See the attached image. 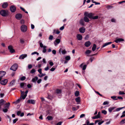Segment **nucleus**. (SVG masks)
<instances>
[{
  "mask_svg": "<svg viewBox=\"0 0 125 125\" xmlns=\"http://www.w3.org/2000/svg\"><path fill=\"white\" fill-rule=\"evenodd\" d=\"M16 8L15 6L14 5H12L10 6V10L12 12H14L16 10Z\"/></svg>",
  "mask_w": 125,
  "mask_h": 125,
  "instance_id": "obj_5",
  "label": "nucleus"
},
{
  "mask_svg": "<svg viewBox=\"0 0 125 125\" xmlns=\"http://www.w3.org/2000/svg\"><path fill=\"white\" fill-rule=\"evenodd\" d=\"M64 24L63 26L61 27L60 28V30H63L64 28Z\"/></svg>",
  "mask_w": 125,
  "mask_h": 125,
  "instance_id": "obj_64",
  "label": "nucleus"
},
{
  "mask_svg": "<svg viewBox=\"0 0 125 125\" xmlns=\"http://www.w3.org/2000/svg\"><path fill=\"white\" fill-rule=\"evenodd\" d=\"M22 15L21 14H18L16 15L15 17L18 20L22 18Z\"/></svg>",
  "mask_w": 125,
  "mask_h": 125,
  "instance_id": "obj_9",
  "label": "nucleus"
},
{
  "mask_svg": "<svg viewBox=\"0 0 125 125\" xmlns=\"http://www.w3.org/2000/svg\"><path fill=\"white\" fill-rule=\"evenodd\" d=\"M79 91H76L75 93V96L76 97L78 96L79 95Z\"/></svg>",
  "mask_w": 125,
  "mask_h": 125,
  "instance_id": "obj_38",
  "label": "nucleus"
},
{
  "mask_svg": "<svg viewBox=\"0 0 125 125\" xmlns=\"http://www.w3.org/2000/svg\"><path fill=\"white\" fill-rule=\"evenodd\" d=\"M76 37L77 39L78 40H81L82 39V36L80 34H77Z\"/></svg>",
  "mask_w": 125,
  "mask_h": 125,
  "instance_id": "obj_17",
  "label": "nucleus"
},
{
  "mask_svg": "<svg viewBox=\"0 0 125 125\" xmlns=\"http://www.w3.org/2000/svg\"><path fill=\"white\" fill-rule=\"evenodd\" d=\"M84 15L85 16H87L90 19H92L93 16L94 15V14L92 13H89L88 12H85L84 13Z\"/></svg>",
  "mask_w": 125,
  "mask_h": 125,
  "instance_id": "obj_2",
  "label": "nucleus"
},
{
  "mask_svg": "<svg viewBox=\"0 0 125 125\" xmlns=\"http://www.w3.org/2000/svg\"><path fill=\"white\" fill-rule=\"evenodd\" d=\"M87 16H85L84 17L83 20L84 21L86 22H88L89 21V20L87 17Z\"/></svg>",
  "mask_w": 125,
  "mask_h": 125,
  "instance_id": "obj_21",
  "label": "nucleus"
},
{
  "mask_svg": "<svg viewBox=\"0 0 125 125\" xmlns=\"http://www.w3.org/2000/svg\"><path fill=\"white\" fill-rule=\"evenodd\" d=\"M8 11L7 10H2L0 11V14L3 17H5L8 14Z\"/></svg>",
  "mask_w": 125,
  "mask_h": 125,
  "instance_id": "obj_1",
  "label": "nucleus"
},
{
  "mask_svg": "<svg viewBox=\"0 0 125 125\" xmlns=\"http://www.w3.org/2000/svg\"><path fill=\"white\" fill-rule=\"evenodd\" d=\"M71 57L70 56H67L65 57V59L66 60H69L70 59Z\"/></svg>",
  "mask_w": 125,
  "mask_h": 125,
  "instance_id": "obj_37",
  "label": "nucleus"
},
{
  "mask_svg": "<svg viewBox=\"0 0 125 125\" xmlns=\"http://www.w3.org/2000/svg\"><path fill=\"white\" fill-rule=\"evenodd\" d=\"M20 43L21 44H23L24 43V40L23 39H20Z\"/></svg>",
  "mask_w": 125,
  "mask_h": 125,
  "instance_id": "obj_45",
  "label": "nucleus"
},
{
  "mask_svg": "<svg viewBox=\"0 0 125 125\" xmlns=\"http://www.w3.org/2000/svg\"><path fill=\"white\" fill-rule=\"evenodd\" d=\"M8 6V4L7 2L4 3L2 5V7L3 8H6Z\"/></svg>",
  "mask_w": 125,
  "mask_h": 125,
  "instance_id": "obj_18",
  "label": "nucleus"
},
{
  "mask_svg": "<svg viewBox=\"0 0 125 125\" xmlns=\"http://www.w3.org/2000/svg\"><path fill=\"white\" fill-rule=\"evenodd\" d=\"M52 53L54 55H55L56 53V51L55 50H53L52 51Z\"/></svg>",
  "mask_w": 125,
  "mask_h": 125,
  "instance_id": "obj_56",
  "label": "nucleus"
},
{
  "mask_svg": "<svg viewBox=\"0 0 125 125\" xmlns=\"http://www.w3.org/2000/svg\"><path fill=\"white\" fill-rule=\"evenodd\" d=\"M8 48L11 53H12L15 52V50L12 48V46L11 45L9 46Z\"/></svg>",
  "mask_w": 125,
  "mask_h": 125,
  "instance_id": "obj_6",
  "label": "nucleus"
},
{
  "mask_svg": "<svg viewBox=\"0 0 125 125\" xmlns=\"http://www.w3.org/2000/svg\"><path fill=\"white\" fill-rule=\"evenodd\" d=\"M124 41V39L122 38H118L115 40V42L117 43H118L121 42H122Z\"/></svg>",
  "mask_w": 125,
  "mask_h": 125,
  "instance_id": "obj_10",
  "label": "nucleus"
},
{
  "mask_svg": "<svg viewBox=\"0 0 125 125\" xmlns=\"http://www.w3.org/2000/svg\"><path fill=\"white\" fill-rule=\"evenodd\" d=\"M53 37L52 36V35H50L49 36V40H52L53 39Z\"/></svg>",
  "mask_w": 125,
  "mask_h": 125,
  "instance_id": "obj_55",
  "label": "nucleus"
},
{
  "mask_svg": "<svg viewBox=\"0 0 125 125\" xmlns=\"http://www.w3.org/2000/svg\"><path fill=\"white\" fill-rule=\"evenodd\" d=\"M122 109V108H116L115 109V111H120V110Z\"/></svg>",
  "mask_w": 125,
  "mask_h": 125,
  "instance_id": "obj_60",
  "label": "nucleus"
},
{
  "mask_svg": "<svg viewBox=\"0 0 125 125\" xmlns=\"http://www.w3.org/2000/svg\"><path fill=\"white\" fill-rule=\"evenodd\" d=\"M27 102L28 103L31 104H34L35 103L34 101L32 99L28 100Z\"/></svg>",
  "mask_w": 125,
  "mask_h": 125,
  "instance_id": "obj_20",
  "label": "nucleus"
},
{
  "mask_svg": "<svg viewBox=\"0 0 125 125\" xmlns=\"http://www.w3.org/2000/svg\"><path fill=\"white\" fill-rule=\"evenodd\" d=\"M49 64L51 66H52L53 65V63L51 61L49 62Z\"/></svg>",
  "mask_w": 125,
  "mask_h": 125,
  "instance_id": "obj_62",
  "label": "nucleus"
},
{
  "mask_svg": "<svg viewBox=\"0 0 125 125\" xmlns=\"http://www.w3.org/2000/svg\"><path fill=\"white\" fill-rule=\"evenodd\" d=\"M15 80H13L11 81L10 83L9 84V86H10L12 85H14L15 83Z\"/></svg>",
  "mask_w": 125,
  "mask_h": 125,
  "instance_id": "obj_27",
  "label": "nucleus"
},
{
  "mask_svg": "<svg viewBox=\"0 0 125 125\" xmlns=\"http://www.w3.org/2000/svg\"><path fill=\"white\" fill-rule=\"evenodd\" d=\"M27 55L26 54H22L20 55L19 57V59H23L25 58L26 57Z\"/></svg>",
  "mask_w": 125,
  "mask_h": 125,
  "instance_id": "obj_12",
  "label": "nucleus"
},
{
  "mask_svg": "<svg viewBox=\"0 0 125 125\" xmlns=\"http://www.w3.org/2000/svg\"><path fill=\"white\" fill-rule=\"evenodd\" d=\"M102 113L104 115H105L107 113V112L105 110H103L102 111Z\"/></svg>",
  "mask_w": 125,
  "mask_h": 125,
  "instance_id": "obj_50",
  "label": "nucleus"
},
{
  "mask_svg": "<svg viewBox=\"0 0 125 125\" xmlns=\"http://www.w3.org/2000/svg\"><path fill=\"white\" fill-rule=\"evenodd\" d=\"M98 16H93V18H92V19L95 20L97 19H98Z\"/></svg>",
  "mask_w": 125,
  "mask_h": 125,
  "instance_id": "obj_46",
  "label": "nucleus"
},
{
  "mask_svg": "<svg viewBox=\"0 0 125 125\" xmlns=\"http://www.w3.org/2000/svg\"><path fill=\"white\" fill-rule=\"evenodd\" d=\"M106 8L107 9H111L113 8V6L111 5H108L106 7Z\"/></svg>",
  "mask_w": 125,
  "mask_h": 125,
  "instance_id": "obj_48",
  "label": "nucleus"
},
{
  "mask_svg": "<svg viewBox=\"0 0 125 125\" xmlns=\"http://www.w3.org/2000/svg\"><path fill=\"white\" fill-rule=\"evenodd\" d=\"M91 52V51L89 50H87L85 52V53L86 54H88L90 53Z\"/></svg>",
  "mask_w": 125,
  "mask_h": 125,
  "instance_id": "obj_41",
  "label": "nucleus"
},
{
  "mask_svg": "<svg viewBox=\"0 0 125 125\" xmlns=\"http://www.w3.org/2000/svg\"><path fill=\"white\" fill-rule=\"evenodd\" d=\"M56 68H54L53 67H52L50 70L51 71L53 72L54 71L55 69Z\"/></svg>",
  "mask_w": 125,
  "mask_h": 125,
  "instance_id": "obj_63",
  "label": "nucleus"
},
{
  "mask_svg": "<svg viewBox=\"0 0 125 125\" xmlns=\"http://www.w3.org/2000/svg\"><path fill=\"white\" fill-rule=\"evenodd\" d=\"M85 123L87 125H89L90 123L89 121L88 120H86L85 122Z\"/></svg>",
  "mask_w": 125,
  "mask_h": 125,
  "instance_id": "obj_58",
  "label": "nucleus"
},
{
  "mask_svg": "<svg viewBox=\"0 0 125 125\" xmlns=\"http://www.w3.org/2000/svg\"><path fill=\"white\" fill-rule=\"evenodd\" d=\"M35 70L34 69H33L31 70L30 73H31L33 74L35 73Z\"/></svg>",
  "mask_w": 125,
  "mask_h": 125,
  "instance_id": "obj_39",
  "label": "nucleus"
},
{
  "mask_svg": "<svg viewBox=\"0 0 125 125\" xmlns=\"http://www.w3.org/2000/svg\"><path fill=\"white\" fill-rule=\"evenodd\" d=\"M61 52L63 54H65L66 53V52L65 49L62 51Z\"/></svg>",
  "mask_w": 125,
  "mask_h": 125,
  "instance_id": "obj_49",
  "label": "nucleus"
},
{
  "mask_svg": "<svg viewBox=\"0 0 125 125\" xmlns=\"http://www.w3.org/2000/svg\"><path fill=\"white\" fill-rule=\"evenodd\" d=\"M32 65L31 64H29L28 66V67L29 69H30L32 68Z\"/></svg>",
  "mask_w": 125,
  "mask_h": 125,
  "instance_id": "obj_59",
  "label": "nucleus"
},
{
  "mask_svg": "<svg viewBox=\"0 0 125 125\" xmlns=\"http://www.w3.org/2000/svg\"><path fill=\"white\" fill-rule=\"evenodd\" d=\"M6 72L3 71H0V77L1 78L4 76L6 74Z\"/></svg>",
  "mask_w": 125,
  "mask_h": 125,
  "instance_id": "obj_11",
  "label": "nucleus"
},
{
  "mask_svg": "<svg viewBox=\"0 0 125 125\" xmlns=\"http://www.w3.org/2000/svg\"><path fill=\"white\" fill-rule=\"evenodd\" d=\"M91 43L89 41H87L85 42L84 45L86 47H88L91 45Z\"/></svg>",
  "mask_w": 125,
  "mask_h": 125,
  "instance_id": "obj_19",
  "label": "nucleus"
},
{
  "mask_svg": "<svg viewBox=\"0 0 125 125\" xmlns=\"http://www.w3.org/2000/svg\"><path fill=\"white\" fill-rule=\"evenodd\" d=\"M111 98L113 99V100H117L118 99L116 98V96H113L111 97Z\"/></svg>",
  "mask_w": 125,
  "mask_h": 125,
  "instance_id": "obj_36",
  "label": "nucleus"
},
{
  "mask_svg": "<svg viewBox=\"0 0 125 125\" xmlns=\"http://www.w3.org/2000/svg\"><path fill=\"white\" fill-rule=\"evenodd\" d=\"M62 92V90L60 89H57L56 91V93L57 94H61Z\"/></svg>",
  "mask_w": 125,
  "mask_h": 125,
  "instance_id": "obj_25",
  "label": "nucleus"
},
{
  "mask_svg": "<svg viewBox=\"0 0 125 125\" xmlns=\"http://www.w3.org/2000/svg\"><path fill=\"white\" fill-rule=\"evenodd\" d=\"M21 100V98L18 99H17L15 102H14V103H15L16 104H17Z\"/></svg>",
  "mask_w": 125,
  "mask_h": 125,
  "instance_id": "obj_43",
  "label": "nucleus"
},
{
  "mask_svg": "<svg viewBox=\"0 0 125 125\" xmlns=\"http://www.w3.org/2000/svg\"><path fill=\"white\" fill-rule=\"evenodd\" d=\"M75 100L76 102L79 103L80 102V98L79 97H77L75 98Z\"/></svg>",
  "mask_w": 125,
  "mask_h": 125,
  "instance_id": "obj_29",
  "label": "nucleus"
},
{
  "mask_svg": "<svg viewBox=\"0 0 125 125\" xmlns=\"http://www.w3.org/2000/svg\"><path fill=\"white\" fill-rule=\"evenodd\" d=\"M116 108L115 107H111L108 109L109 112L110 113H111L112 111Z\"/></svg>",
  "mask_w": 125,
  "mask_h": 125,
  "instance_id": "obj_23",
  "label": "nucleus"
},
{
  "mask_svg": "<svg viewBox=\"0 0 125 125\" xmlns=\"http://www.w3.org/2000/svg\"><path fill=\"white\" fill-rule=\"evenodd\" d=\"M5 101L3 99H2L0 100V105H3Z\"/></svg>",
  "mask_w": 125,
  "mask_h": 125,
  "instance_id": "obj_28",
  "label": "nucleus"
},
{
  "mask_svg": "<svg viewBox=\"0 0 125 125\" xmlns=\"http://www.w3.org/2000/svg\"><path fill=\"white\" fill-rule=\"evenodd\" d=\"M112 43V42H107V43H105L101 47V49H102L103 47H105V46H106L107 45H109L111 44Z\"/></svg>",
  "mask_w": 125,
  "mask_h": 125,
  "instance_id": "obj_13",
  "label": "nucleus"
},
{
  "mask_svg": "<svg viewBox=\"0 0 125 125\" xmlns=\"http://www.w3.org/2000/svg\"><path fill=\"white\" fill-rule=\"evenodd\" d=\"M18 65L16 64H13L11 67L10 69L14 71H15L18 68Z\"/></svg>",
  "mask_w": 125,
  "mask_h": 125,
  "instance_id": "obj_4",
  "label": "nucleus"
},
{
  "mask_svg": "<svg viewBox=\"0 0 125 125\" xmlns=\"http://www.w3.org/2000/svg\"><path fill=\"white\" fill-rule=\"evenodd\" d=\"M42 69L41 68H40L38 70V71L40 73V74H41L42 73Z\"/></svg>",
  "mask_w": 125,
  "mask_h": 125,
  "instance_id": "obj_57",
  "label": "nucleus"
},
{
  "mask_svg": "<svg viewBox=\"0 0 125 125\" xmlns=\"http://www.w3.org/2000/svg\"><path fill=\"white\" fill-rule=\"evenodd\" d=\"M96 48V45L95 44H94L92 48V50L93 51H95Z\"/></svg>",
  "mask_w": 125,
  "mask_h": 125,
  "instance_id": "obj_32",
  "label": "nucleus"
},
{
  "mask_svg": "<svg viewBox=\"0 0 125 125\" xmlns=\"http://www.w3.org/2000/svg\"><path fill=\"white\" fill-rule=\"evenodd\" d=\"M10 103H6L5 104V108H8L9 106H10Z\"/></svg>",
  "mask_w": 125,
  "mask_h": 125,
  "instance_id": "obj_34",
  "label": "nucleus"
},
{
  "mask_svg": "<svg viewBox=\"0 0 125 125\" xmlns=\"http://www.w3.org/2000/svg\"><path fill=\"white\" fill-rule=\"evenodd\" d=\"M86 66H87V65H84L83 66V70H85L86 69Z\"/></svg>",
  "mask_w": 125,
  "mask_h": 125,
  "instance_id": "obj_61",
  "label": "nucleus"
},
{
  "mask_svg": "<svg viewBox=\"0 0 125 125\" xmlns=\"http://www.w3.org/2000/svg\"><path fill=\"white\" fill-rule=\"evenodd\" d=\"M26 77L25 76H23L20 78V80L21 81H23L25 80Z\"/></svg>",
  "mask_w": 125,
  "mask_h": 125,
  "instance_id": "obj_40",
  "label": "nucleus"
},
{
  "mask_svg": "<svg viewBox=\"0 0 125 125\" xmlns=\"http://www.w3.org/2000/svg\"><path fill=\"white\" fill-rule=\"evenodd\" d=\"M80 24H81L83 26L84 25V24L83 20V19H81L80 20Z\"/></svg>",
  "mask_w": 125,
  "mask_h": 125,
  "instance_id": "obj_33",
  "label": "nucleus"
},
{
  "mask_svg": "<svg viewBox=\"0 0 125 125\" xmlns=\"http://www.w3.org/2000/svg\"><path fill=\"white\" fill-rule=\"evenodd\" d=\"M26 83H20V86L21 88H23L24 86H26Z\"/></svg>",
  "mask_w": 125,
  "mask_h": 125,
  "instance_id": "obj_22",
  "label": "nucleus"
},
{
  "mask_svg": "<svg viewBox=\"0 0 125 125\" xmlns=\"http://www.w3.org/2000/svg\"><path fill=\"white\" fill-rule=\"evenodd\" d=\"M38 78L37 76H35L32 79V82L34 83H35L36 81L38 80Z\"/></svg>",
  "mask_w": 125,
  "mask_h": 125,
  "instance_id": "obj_24",
  "label": "nucleus"
},
{
  "mask_svg": "<svg viewBox=\"0 0 125 125\" xmlns=\"http://www.w3.org/2000/svg\"><path fill=\"white\" fill-rule=\"evenodd\" d=\"M8 111V110L7 108L4 109L3 110V111L4 113L7 112Z\"/></svg>",
  "mask_w": 125,
  "mask_h": 125,
  "instance_id": "obj_54",
  "label": "nucleus"
},
{
  "mask_svg": "<svg viewBox=\"0 0 125 125\" xmlns=\"http://www.w3.org/2000/svg\"><path fill=\"white\" fill-rule=\"evenodd\" d=\"M60 40L59 39H56L54 42L55 45H56L59 43L60 42Z\"/></svg>",
  "mask_w": 125,
  "mask_h": 125,
  "instance_id": "obj_14",
  "label": "nucleus"
},
{
  "mask_svg": "<svg viewBox=\"0 0 125 125\" xmlns=\"http://www.w3.org/2000/svg\"><path fill=\"white\" fill-rule=\"evenodd\" d=\"M47 47L45 46H44V47L43 48V50L42 51L43 53H45L46 52V48Z\"/></svg>",
  "mask_w": 125,
  "mask_h": 125,
  "instance_id": "obj_30",
  "label": "nucleus"
},
{
  "mask_svg": "<svg viewBox=\"0 0 125 125\" xmlns=\"http://www.w3.org/2000/svg\"><path fill=\"white\" fill-rule=\"evenodd\" d=\"M60 32V31H59L58 30H53V34H54L55 33L56 34H59Z\"/></svg>",
  "mask_w": 125,
  "mask_h": 125,
  "instance_id": "obj_26",
  "label": "nucleus"
},
{
  "mask_svg": "<svg viewBox=\"0 0 125 125\" xmlns=\"http://www.w3.org/2000/svg\"><path fill=\"white\" fill-rule=\"evenodd\" d=\"M79 30L80 32L82 33H84L85 31V29L84 28V27H82L80 28L79 29Z\"/></svg>",
  "mask_w": 125,
  "mask_h": 125,
  "instance_id": "obj_15",
  "label": "nucleus"
},
{
  "mask_svg": "<svg viewBox=\"0 0 125 125\" xmlns=\"http://www.w3.org/2000/svg\"><path fill=\"white\" fill-rule=\"evenodd\" d=\"M42 63V61H40L38 62V64L36 66V69L37 68H40L41 67V63Z\"/></svg>",
  "mask_w": 125,
  "mask_h": 125,
  "instance_id": "obj_16",
  "label": "nucleus"
},
{
  "mask_svg": "<svg viewBox=\"0 0 125 125\" xmlns=\"http://www.w3.org/2000/svg\"><path fill=\"white\" fill-rule=\"evenodd\" d=\"M18 120V119L17 118H16L14 119L13 120V124L15 123Z\"/></svg>",
  "mask_w": 125,
  "mask_h": 125,
  "instance_id": "obj_52",
  "label": "nucleus"
},
{
  "mask_svg": "<svg viewBox=\"0 0 125 125\" xmlns=\"http://www.w3.org/2000/svg\"><path fill=\"white\" fill-rule=\"evenodd\" d=\"M34 54H36L37 55H39V53L38 52H32L31 53V55H33Z\"/></svg>",
  "mask_w": 125,
  "mask_h": 125,
  "instance_id": "obj_44",
  "label": "nucleus"
},
{
  "mask_svg": "<svg viewBox=\"0 0 125 125\" xmlns=\"http://www.w3.org/2000/svg\"><path fill=\"white\" fill-rule=\"evenodd\" d=\"M119 95H124L125 93L124 91H120L119 92Z\"/></svg>",
  "mask_w": 125,
  "mask_h": 125,
  "instance_id": "obj_42",
  "label": "nucleus"
},
{
  "mask_svg": "<svg viewBox=\"0 0 125 125\" xmlns=\"http://www.w3.org/2000/svg\"><path fill=\"white\" fill-rule=\"evenodd\" d=\"M109 103V102L107 101H105L104 102L103 104L104 105H105L106 104H108Z\"/></svg>",
  "mask_w": 125,
  "mask_h": 125,
  "instance_id": "obj_53",
  "label": "nucleus"
},
{
  "mask_svg": "<svg viewBox=\"0 0 125 125\" xmlns=\"http://www.w3.org/2000/svg\"><path fill=\"white\" fill-rule=\"evenodd\" d=\"M125 123V119L122 120L120 123V125L123 124Z\"/></svg>",
  "mask_w": 125,
  "mask_h": 125,
  "instance_id": "obj_35",
  "label": "nucleus"
},
{
  "mask_svg": "<svg viewBox=\"0 0 125 125\" xmlns=\"http://www.w3.org/2000/svg\"><path fill=\"white\" fill-rule=\"evenodd\" d=\"M41 41H39V42L40 43V47L41 48H43L44 47V46L43 45V44L42 42H40Z\"/></svg>",
  "mask_w": 125,
  "mask_h": 125,
  "instance_id": "obj_47",
  "label": "nucleus"
},
{
  "mask_svg": "<svg viewBox=\"0 0 125 125\" xmlns=\"http://www.w3.org/2000/svg\"><path fill=\"white\" fill-rule=\"evenodd\" d=\"M21 91V95L20 97V98L21 99L22 98L23 99H24L27 96V95L24 94V93L23 91Z\"/></svg>",
  "mask_w": 125,
  "mask_h": 125,
  "instance_id": "obj_7",
  "label": "nucleus"
},
{
  "mask_svg": "<svg viewBox=\"0 0 125 125\" xmlns=\"http://www.w3.org/2000/svg\"><path fill=\"white\" fill-rule=\"evenodd\" d=\"M21 30L22 32H26L27 30V26L24 25H22L21 27Z\"/></svg>",
  "mask_w": 125,
  "mask_h": 125,
  "instance_id": "obj_3",
  "label": "nucleus"
},
{
  "mask_svg": "<svg viewBox=\"0 0 125 125\" xmlns=\"http://www.w3.org/2000/svg\"><path fill=\"white\" fill-rule=\"evenodd\" d=\"M89 37V35L87 34L86 35L85 37L84 38V39L86 40H87Z\"/></svg>",
  "mask_w": 125,
  "mask_h": 125,
  "instance_id": "obj_51",
  "label": "nucleus"
},
{
  "mask_svg": "<svg viewBox=\"0 0 125 125\" xmlns=\"http://www.w3.org/2000/svg\"><path fill=\"white\" fill-rule=\"evenodd\" d=\"M46 119L48 120H51L53 119V117L51 116H48L47 117Z\"/></svg>",
  "mask_w": 125,
  "mask_h": 125,
  "instance_id": "obj_31",
  "label": "nucleus"
},
{
  "mask_svg": "<svg viewBox=\"0 0 125 125\" xmlns=\"http://www.w3.org/2000/svg\"><path fill=\"white\" fill-rule=\"evenodd\" d=\"M8 82V80L7 79H5L4 80H2L0 82V83L1 84L5 85Z\"/></svg>",
  "mask_w": 125,
  "mask_h": 125,
  "instance_id": "obj_8",
  "label": "nucleus"
}]
</instances>
